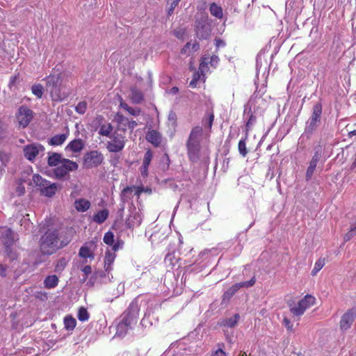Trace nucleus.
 Segmentation results:
<instances>
[{
	"label": "nucleus",
	"mask_w": 356,
	"mask_h": 356,
	"mask_svg": "<svg viewBox=\"0 0 356 356\" xmlns=\"http://www.w3.org/2000/svg\"><path fill=\"white\" fill-rule=\"evenodd\" d=\"M90 314L86 308L81 307L79 309L77 318L80 321L84 322L89 319Z\"/></svg>",
	"instance_id": "ea45409f"
},
{
	"label": "nucleus",
	"mask_w": 356,
	"mask_h": 356,
	"mask_svg": "<svg viewBox=\"0 0 356 356\" xmlns=\"http://www.w3.org/2000/svg\"><path fill=\"white\" fill-rule=\"evenodd\" d=\"M120 106L123 109L126 110L127 111L130 107L127 103L124 102V100L122 98L120 99Z\"/></svg>",
	"instance_id": "774afa93"
},
{
	"label": "nucleus",
	"mask_w": 356,
	"mask_h": 356,
	"mask_svg": "<svg viewBox=\"0 0 356 356\" xmlns=\"http://www.w3.org/2000/svg\"><path fill=\"white\" fill-rule=\"evenodd\" d=\"M58 233V242H60V245H68L74 238L76 231L72 227H67L59 229Z\"/></svg>",
	"instance_id": "ddd939ff"
},
{
	"label": "nucleus",
	"mask_w": 356,
	"mask_h": 356,
	"mask_svg": "<svg viewBox=\"0 0 356 356\" xmlns=\"http://www.w3.org/2000/svg\"><path fill=\"white\" fill-rule=\"evenodd\" d=\"M84 147V143L82 139L78 138L72 140L65 147L74 153L80 152Z\"/></svg>",
	"instance_id": "5701e85b"
},
{
	"label": "nucleus",
	"mask_w": 356,
	"mask_h": 356,
	"mask_svg": "<svg viewBox=\"0 0 356 356\" xmlns=\"http://www.w3.org/2000/svg\"><path fill=\"white\" fill-rule=\"evenodd\" d=\"M134 321L133 315L130 313H125L123 316L122 321L117 326L116 334L119 336H125L128 331L131 329V325Z\"/></svg>",
	"instance_id": "f8f14e48"
},
{
	"label": "nucleus",
	"mask_w": 356,
	"mask_h": 356,
	"mask_svg": "<svg viewBox=\"0 0 356 356\" xmlns=\"http://www.w3.org/2000/svg\"><path fill=\"white\" fill-rule=\"evenodd\" d=\"M10 248L11 246L9 245L6 246V252L7 253V254L8 255L11 260H14L17 259V255L16 254L11 253Z\"/></svg>",
	"instance_id": "bf43d9fd"
},
{
	"label": "nucleus",
	"mask_w": 356,
	"mask_h": 356,
	"mask_svg": "<svg viewBox=\"0 0 356 356\" xmlns=\"http://www.w3.org/2000/svg\"><path fill=\"white\" fill-rule=\"evenodd\" d=\"M79 268L83 273V277L81 280V282L83 283L87 280L88 276L92 273V268L89 264H86L85 265H82L81 263H79Z\"/></svg>",
	"instance_id": "f704fd0d"
},
{
	"label": "nucleus",
	"mask_w": 356,
	"mask_h": 356,
	"mask_svg": "<svg viewBox=\"0 0 356 356\" xmlns=\"http://www.w3.org/2000/svg\"><path fill=\"white\" fill-rule=\"evenodd\" d=\"M79 165L76 162L68 159H63V163L53 170L55 178L58 180H68L70 179V172L75 171L78 169Z\"/></svg>",
	"instance_id": "39448f33"
},
{
	"label": "nucleus",
	"mask_w": 356,
	"mask_h": 356,
	"mask_svg": "<svg viewBox=\"0 0 356 356\" xmlns=\"http://www.w3.org/2000/svg\"><path fill=\"white\" fill-rule=\"evenodd\" d=\"M112 131H113V126L111 125V123H108L107 125L104 124V125L101 126L100 129L99 131V134L101 136L111 138V134Z\"/></svg>",
	"instance_id": "58836bf2"
},
{
	"label": "nucleus",
	"mask_w": 356,
	"mask_h": 356,
	"mask_svg": "<svg viewBox=\"0 0 356 356\" xmlns=\"http://www.w3.org/2000/svg\"><path fill=\"white\" fill-rule=\"evenodd\" d=\"M90 201L84 199V198H80L78 200H76L74 202V207L79 212H85L87 210L89 209L90 207Z\"/></svg>",
	"instance_id": "393cba45"
},
{
	"label": "nucleus",
	"mask_w": 356,
	"mask_h": 356,
	"mask_svg": "<svg viewBox=\"0 0 356 356\" xmlns=\"http://www.w3.org/2000/svg\"><path fill=\"white\" fill-rule=\"evenodd\" d=\"M114 120L118 123V129L125 132L127 129V123H126L127 122V118L118 112L115 115Z\"/></svg>",
	"instance_id": "b1692460"
},
{
	"label": "nucleus",
	"mask_w": 356,
	"mask_h": 356,
	"mask_svg": "<svg viewBox=\"0 0 356 356\" xmlns=\"http://www.w3.org/2000/svg\"><path fill=\"white\" fill-rule=\"evenodd\" d=\"M215 41H216V46L218 48L221 47H223L225 46V42L220 38H216L215 40Z\"/></svg>",
	"instance_id": "e2e57ef3"
},
{
	"label": "nucleus",
	"mask_w": 356,
	"mask_h": 356,
	"mask_svg": "<svg viewBox=\"0 0 356 356\" xmlns=\"http://www.w3.org/2000/svg\"><path fill=\"white\" fill-rule=\"evenodd\" d=\"M135 189V195H140L141 193L143 192H148V193H151L152 192V190L150 188H145L143 186H140V187H135L134 188Z\"/></svg>",
	"instance_id": "5fc2aeb1"
},
{
	"label": "nucleus",
	"mask_w": 356,
	"mask_h": 356,
	"mask_svg": "<svg viewBox=\"0 0 356 356\" xmlns=\"http://www.w3.org/2000/svg\"><path fill=\"white\" fill-rule=\"evenodd\" d=\"M315 303V297L310 294H307L297 304L289 306L290 312L294 316H300L303 315L307 309L314 305Z\"/></svg>",
	"instance_id": "423d86ee"
},
{
	"label": "nucleus",
	"mask_w": 356,
	"mask_h": 356,
	"mask_svg": "<svg viewBox=\"0 0 356 356\" xmlns=\"http://www.w3.org/2000/svg\"><path fill=\"white\" fill-rule=\"evenodd\" d=\"M187 155L189 161L197 163L200 160V143L186 142Z\"/></svg>",
	"instance_id": "4468645a"
},
{
	"label": "nucleus",
	"mask_w": 356,
	"mask_h": 356,
	"mask_svg": "<svg viewBox=\"0 0 356 356\" xmlns=\"http://www.w3.org/2000/svg\"><path fill=\"white\" fill-rule=\"evenodd\" d=\"M87 108V103L84 101L80 102L75 107V111L79 114H84Z\"/></svg>",
	"instance_id": "c03bdc74"
},
{
	"label": "nucleus",
	"mask_w": 356,
	"mask_h": 356,
	"mask_svg": "<svg viewBox=\"0 0 356 356\" xmlns=\"http://www.w3.org/2000/svg\"><path fill=\"white\" fill-rule=\"evenodd\" d=\"M195 32L200 40H207L211 34V26L207 14L195 15Z\"/></svg>",
	"instance_id": "7ed1b4c3"
},
{
	"label": "nucleus",
	"mask_w": 356,
	"mask_h": 356,
	"mask_svg": "<svg viewBox=\"0 0 356 356\" xmlns=\"http://www.w3.org/2000/svg\"><path fill=\"white\" fill-rule=\"evenodd\" d=\"M218 349L212 353L211 356H227L226 353L222 350L224 343H218Z\"/></svg>",
	"instance_id": "49530a36"
},
{
	"label": "nucleus",
	"mask_w": 356,
	"mask_h": 356,
	"mask_svg": "<svg viewBox=\"0 0 356 356\" xmlns=\"http://www.w3.org/2000/svg\"><path fill=\"white\" fill-rule=\"evenodd\" d=\"M210 13L218 19H222L223 17L222 8L218 6L216 3H211L209 7Z\"/></svg>",
	"instance_id": "2f4dec72"
},
{
	"label": "nucleus",
	"mask_w": 356,
	"mask_h": 356,
	"mask_svg": "<svg viewBox=\"0 0 356 356\" xmlns=\"http://www.w3.org/2000/svg\"><path fill=\"white\" fill-rule=\"evenodd\" d=\"M356 235V222L350 227V230L344 235V242L349 241Z\"/></svg>",
	"instance_id": "79ce46f5"
},
{
	"label": "nucleus",
	"mask_w": 356,
	"mask_h": 356,
	"mask_svg": "<svg viewBox=\"0 0 356 356\" xmlns=\"http://www.w3.org/2000/svg\"><path fill=\"white\" fill-rule=\"evenodd\" d=\"M33 117L34 112L26 105L19 106L16 113V118L18 120L19 124L22 128L28 127L29 123L33 119Z\"/></svg>",
	"instance_id": "1a4fd4ad"
},
{
	"label": "nucleus",
	"mask_w": 356,
	"mask_h": 356,
	"mask_svg": "<svg viewBox=\"0 0 356 356\" xmlns=\"http://www.w3.org/2000/svg\"><path fill=\"white\" fill-rule=\"evenodd\" d=\"M200 79V74L198 72H195L193 74V79L189 83V86L191 88H195L197 86V83L199 81Z\"/></svg>",
	"instance_id": "8fccbe9b"
},
{
	"label": "nucleus",
	"mask_w": 356,
	"mask_h": 356,
	"mask_svg": "<svg viewBox=\"0 0 356 356\" xmlns=\"http://www.w3.org/2000/svg\"><path fill=\"white\" fill-rule=\"evenodd\" d=\"M120 246H112L111 250H107L104 258V269L105 271L109 272L112 270V265L115 259V252Z\"/></svg>",
	"instance_id": "6ab92c4d"
},
{
	"label": "nucleus",
	"mask_w": 356,
	"mask_h": 356,
	"mask_svg": "<svg viewBox=\"0 0 356 356\" xmlns=\"http://www.w3.org/2000/svg\"><path fill=\"white\" fill-rule=\"evenodd\" d=\"M126 123H127V129H130L131 131H133L134 128L138 125L135 120H129L128 118Z\"/></svg>",
	"instance_id": "13d9d810"
},
{
	"label": "nucleus",
	"mask_w": 356,
	"mask_h": 356,
	"mask_svg": "<svg viewBox=\"0 0 356 356\" xmlns=\"http://www.w3.org/2000/svg\"><path fill=\"white\" fill-rule=\"evenodd\" d=\"M124 145V136L117 134L113 136L112 142L108 143L106 147L110 152H118L123 149Z\"/></svg>",
	"instance_id": "dca6fc26"
},
{
	"label": "nucleus",
	"mask_w": 356,
	"mask_h": 356,
	"mask_svg": "<svg viewBox=\"0 0 356 356\" xmlns=\"http://www.w3.org/2000/svg\"><path fill=\"white\" fill-rule=\"evenodd\" d=\"M153 157V154L151 149L146 151L144 155L143 164L146 166H149Z\"/></svg>",
	"instance_id": "37998d69"
},
{
	"label": "nucleus",
	"mask_w": 356,
	"mask_h": 356,
	"mask_svg": "<svg viewBox=\"0 0 356 356\" xmlns=\"http://www.w3.org/2000/svg\"><path fill=\"white\" fill-rule=\"evenodd\" d=\"M168 120L170 121L173 124H176L177 114L173 111H171L168 114Z\"/></svg>",
	"instance_id": "4d7b16f0"
},
{
	"label": "nucleus",
	"mask_w": 356,
	"mask_h": 356,
	"mask_svg": "<svg viewBox=\"0 0 356 356\" xmlns=\"http://www.w3.org/2000/svg\"><path fill=\"white\" fill-rule=\"evenodd\" d=\"M33 183L38 190L40 191L41 195H44L47 197H53L60 186L56 183H51V181L44 179L39 174H34L32 178Z\"/></svg>",
	"instance_id": "20e7f679"
},
{
	"label": "nucleus",
	"mask_w": 356,
	"mask_h": 356,
	"mask_svg": "<svg viewBox=\"0 0 356 356\" xmlns=\"http://www.w3.org/2000/svg\"><path fill=\"white\" fill-rule=\"evenodd\" d=\"M240 289V286L238 283L233 284L229 287L222 295V300H229L230 298Z\"/></svg>",
	"instance_id": "7c9ffc66"
},
{
	"label": "nucleus",
	"mask_w": 356,
	"mask_h": 356,
	"mask_svg": "<svg viewBox=\"0 0 356 356\" xmlns=\"http://www.w3.org/2000/svg\"><path fill=\"white\" fill-rule=\"evenodd\" d=\"M140 109L139 108H134L132 107H129V108L128 109L127 112L131 114V115H134V116H138L140 115Z\"/></svg>",
	"instance_id": "6e6d98bb"
},
{
	"label": "nucleus",
	"mask_w": 356,
	"mask_h": 356,
	"mask_svg": "<svg viewBox=\"0 0 356 356\" xmlns=\"http://www.w3.org/2000/svg\"><path fill=\"white\" fill-rule=\"evenodd\" d=\"M45 84V91L49 95L52 102H62L71 95V90L64 82L62 73H51L42 79Z\"/></svg>",
	"instance_id": "f257e3e1"
},
{
	"label": "nucleus",
	"mask_w": 356,
	"mask_h": 356,
	"mask_svg": "<svg viewBox=\"0 0 356 356\" xmlns=\"http://www.w3.org/2000/svg\"><path fill=\"white\" fill-rule=\"evenodd\" d=\"M19 74H15V75L11 76L10 79V81H9V83H8L9 88L12 89L13 87L16 86L17 83H19Z\"/></svg>",
	"instance_id": "3c124183"
},
{
	"label": "nucleus",
	"mask_w": 356,
	"mask_h": 356,
	"mask_svg": "<svg viewBox=\"0 0 356 356\" xmlns=\"http://www.w3.org/2000/svg\"><path fill=\"white\" fill-rule=\"evenodd\" d=\"M16 192L19 196L24 195L25 193L24 186L22 184H19V186L17 187Z\"/></svg>",
	"instance_id": "052dcab7"
},
{
	"label": "nucleus",
	"mask_w": 356,
	"mask_h": 356,
	"mask_svg": "<svg viewBox=\"0 0 356 356\" xmlns=\"http://www.w3.org/2000/svg\"><path fill=\"white\" fill-rule=\"evenodd\" d=\"M284 324L289 330H292L293 325L289 319L284 318L283 320Z\"/></svg>",
	"instance_id": "680f3d73"
},
{
	"label": "nucleus",
	"mask_w": 356,
	"mask_h": 356,
	"mask_svg": "<svg viewBox=\"0 0 356 356\" xmlns=\"http://www.w3.org/2000/svg\"><path fill=\"white\" fill-rule=\"evenodd\" d=\"M213 119H214V115L213 114H211L209 117V118L207 119V122L206 124H207L208 127L209 128H211L212 127V124H213Z\"/></svg>",
	"instance_id": "338daca9"
},
{
	"label": "nucleus",
	"mask_w": 356,
	"mask_h": 356,
	"mask_svg": "<svg viewBox=\"0 0 356 356\" xmlns=\"http://www.w3.org/2000/svg\"><path fill=\"white\" fill-rule=\"evenodd\" d=\"M103 240H104V242L106 245H122L123 244V241H118L115 244H113L114 235H113V232H107L104 234Z\"/></svg>",
	"instance_id": "e433bc0d"
},
{
	"label": "nucleus",
	"mask_w": 356,
	"mask_h": 356,
	"mask_svg": "<svg viewBox=\"0 0 356 356\" xmlns=\"http://www.w3.org/2000/svg\"><path fill=\"white\" fill-rule=\"evenodd\" d=\"M256 116L251 113L245 124V129L247 132L250 129L251 127L256 122Z\"/></svg>",
	"instance_id": "de8ad7c7"
},
{
	"label": "nucleus",
	"mask_w": 356,
	"mask_h": 356,
	"mask_svg": "<svg viewBox=\"0 0 356 356\" xmlns=\"http://www.w3.org/2000/svg\"><path fill=\"white\" fill-rule=\"evenodd\" d=\"M323 106L321 102H318L312 108V113L309 118L305 122L304 132L299 140L301 142L307 141L311 139L321 123Z\"/></svg>",
	"instance_id": "f03ea898"
},
{
	"label": "nucleus",
	"mask_w": 356,
	"mask_h": 356,
	"mask_svg": "<svg viewBox=\"0 0 356 356\" xmlns=\"http://www.w3.org/2000/svg\"><path fill=\"white\" fill-rule=\"evenodd\" d=\"M323 148L321 145H317L314 149V155L312 157L311 161L309 163V165L307 168L305 173V180L309 181L312 179V177L316 169L318 163L322 159Z\"/></svg>",
	"instance_id": "6e6552de"
},
{
	"label": "nucleus",
	"mask_w": 356,
	"mask_h": 356,
	"mask_svg": "<svg viewBox=\"0 0 356 356\" xmlns=\"http://www.w3.org/2000/svg\"><path fill=\"white\" fill-rule=\"evenodd\" d=\"M44 147L40 143H31L23 148L24 157L29 161H33L40 152L44 151Z\"/></svg>",
	"instance_id": "9d476101"
},
{
	"label": "nucleus",
	"mask_w": 356,
	"mask_h": 356,
	"mask_svg": "<svg viewBox=\"0 0 356 356\" xmlns=\"http://www.w3.org/2000/svg\"><path fill=\"white\" fill-rule=\"evenodd\" d=\"M59 233L57 229H48L40 238V245H54L58 243Z\"/></svg>",
	"instance_id": "a211bd4d"
},
{
	"label": "nucleus",
	"mask_w": 356,
	"mask_h": 356,
	"mask_svg": "<svg viewBox=\"0 0 356 356\" xmlns=\"http://www.w3.org/2000/svg\"><path fill=\"white\" fill-rule=\"evenodd\" d=\"M7 127L6 124L0 122V140H3L6 136Z\"/></svg>",
	"instance_id": "603ef678"
},
{
	"label": "nucleus",
	"mask_w": 356,
	"mask_h": 356,
	"mask_svg": "<svg viewBox=\"0 0 356 356\" xmlns=\"http://www.w3.org/2000/svg\"><path fill=\"white\" fill-rule=\"evenodd\" d=\"M64 325L67 330H73L76 325V319L71 315L66 316L64 318Z\"/></svg>",
	"instance_id": "72a5a7b5"
},
{
	"label": "nucleus",
	"mask_w": 356,
	"mask_h": 356,
	"mask_svg": "<svg viewBox=\"0 0 356 356\" xmlns=\"http://www.w3.org/2000/svg\"><path fill=\"white\" fill-rule=\"evenodd\" d=\"M18 240L17 233L7 227H0V242L3 245H13Z\"/></svg>",
	"instance_id": "9b49d317"
},
{
	"label": "nucleus",
	"mask_w": 356,
	"mask_h": 356,
	"mask_svg": "<svg viewBox=\"0 0 356 356\" xmlns=\"http://www.w3.org/2000/svg\"><path fill=\"white\" fill-rule=\"evenodd\" d=\"M108 216V211L106 209H102L94 215L93 220L98 224H102L107 219Z\"/></svg>",
	"instance_id": "c756f323"
},
{
	"label": "nucleus",
	"mask_w": 356,
	"mask_h": 356,
	"mask_svg": "<svg viewBox=\"0 0 356 356\" xmlns=\"http://www.w3.org/2000/svg\"><path fill=\"white\" fill-rule=\"evenodd\" d=\"M218 61L219 58L216 55L212 56L210 58V63L212 66H215L216 65H217Z\"/></svg>",
	"instance_id": "0e129e2a"
},
{
	"label": "nucleus",
	"mask_w": 356,
	"mask_h": 356,
	"mask_svg": "<svg viewBox=\"0 0 356 356\" xmlns=\"http://www.w3.org/2000/svg\"><path fill=\"white\" fill-rule=\"evenodd\" d=\"M6 270L7 267L6 266L0 264V275L2 277H5L6 276Z\"/></svg>",
	"instance_id": "69168bd1"
},
{
	"label": "nucleus",
	"mask_w": 356,
	"mask_h": 356,
	"mask_svg": "<svg viewBox=\"0 0 356 356\" xmlns=\"http://www.w3.org/2000/svg\"><path fill=\"white\" fill-rule=\"evenodd\" d=\"M356 318V309L353 308L345 312L340 321V328L341 330L349 329Z\"/></svg>",
	"instance_id": "2eb2a0df"
},
{
	"label": "nucleus",
	"mask_w": 356,
	"mask_h": 356,
	"mask_svg": "<svg viewBox=\"0 0 356 356\" xmlns=\"http://www.w3.org/2000/svg\"><path fill=\"white\" fill-rule=\"evenodd\" d=\"M67 139V135L65 134H57L51 137L48 143L52 146L60 145H62Z\"/></svg>",
	"instance_id": "cd10ccee"
},
{
	"label": "nucleus",
	"mask_w": 356,
	"mask_h": 356,
	"mask_svg": "<svg viewBox=\"0 0 356 356\" xmlns=\"http://www.w3.org/2000/svg\"><path fill=\"white\" fill-rule=\"evenodd\" d=\"M104 155L97 150L87 152L83 156V165L86 169L97 168L104 161Z\"/></svg>",
	"instance_id": "0eeeda50"
},
{
	"label": "nucleus",
	"mask_w": 356,
	"mask_h": 356,
	"mask_svg": "<svg viewBox=\"0 0 356 356\" xmlns=\"http://www.w3.org/2000/svg\"><path fill=\"white\" fill-rule=\"evenodd\" d=\"M79 256L81 259L79 263L82 265L90 263L95 259L94 250H92L90 246H81Z\"/></svg>",
	"instance_id": "f3484780"
},
{
	"label": "nucleus",
	"mask_w": 356,
	"mask_h": 356,
	"mask_svg": "<svg viewBox=\"0 0 356 356\" xmlns=\"http://www.w3.org/2000/svg\"><path fill=\"white\" fill-rule=\"evenodd\" d=\"M62 155L57 152H48L47 164L50 167H57L63 163Z\"/></svg>",
	"instance_id": "aec40b11"
},
{
	"label": "nucleus",
	"mask_w": 356,
	"mask_h": 356,
	"mask_svg": "<svg viewBox=\"0 0 356 356\" xmlns=\"http://www.w3.org/2000/svg\"><path fill=\"white\" fill-rule=\"evenodd\" d=\"M255 282H256L255 277H252L249 281L239 282V283H238V285L240 286V289L241 287L248 288L250 286H253L255 284Z\"/></svg>",
	"instance_id": "09e8293b"
},
{
	"label": "nucleus",
	"mask_w": 356,
	"mask_h": 356,
	"mask_svg": "<svg viewBox=\"0 0 356 356\" xmlns=\"http://www.w3.org/2000/svg\"><path fill=\"white\" fill-rule=\"evenodd\" d=\"M239 318V314H235L233 317L222 320L220 325L227 327H234L237 325Z\"/></svg>",
	"instance_id": "c85d7f7f"
},
{
	"label": "nucleus",
	"mask_w": 356,
	"mask_h": 356,
	"mask_svg": "<svg viewBox=\"0 0 356 356\" xmlns=\"http://www.w3.org/2000/svg\"><path fill=\"white\" fill-rule=\"evenodd\" d=\"M66 265H67V261H65V259H61L58 261V264L56 265V270L57 271L63 270Z\"/></svg>",
	"instance_id": "864d4df0"
},
{
	"label": "nucleus",
	"mask_w": 356,
	"mask_h": 356,
	"mask_svg": "<svg viewBox=\"0 0 356 356\" xmlns=\"http://www.w3.org/2000/svg\"><path fill=\"white\" fill-rule=\"evenodd\" d=\"M32 93L38 98L41 99L45 90V86L44 87L40 83H35L31 86Z\"/></svg>",
	"instance_id": "473e14b6"
},
{
	"label": "nucleus",
	"mask_w": 356,
	"mask_h": 356,
	"mask_svg": "<svg viewBox=\"0 0 356 356\" xmlns=\"http://www.w3.org/2000/svg\"><path fill=\"white\" fill-rule=\"evenodd\" d=\"M130 99L133 104H140L144 100V95L136 86L130 88Z\"/></svg>",
	"instance_id": "412c9836"
},
{
	"label": "nucleus",
	"mask_w": 356,
	"mask_h": 356,
	"mask_svg": "<svg viewBox=\"0 0 356 356\" xmlns=\"http://www.w3.org/2000/svg\"><path fill=\"white\" fill-rule=\"evenodd\" d=\"M146 140L155 147H158L161 143V136L157 131L151 130L147 132Z\"/></svg>",
	"instance_id": "4be33fe9"
},
{
	"label": "nucleus",
	"mask_w": 356,
	"mask_h": 356,
	"mask_svg": "<svg viewBox=\"0 0 356 356\" xmlns=\"http://www.w3.org/2000/svg\"><path fill=\"white\" fill-rule=\"evenodd\" d=\"M247 136H248V133L246 134V136L244 138L239 140L238 145V149L239 154L243 157H245L248 154V151L246 148V143H245Z\"/></svg>",
	"instance_id": "4c0bfd02"
},
{
	"label": "nucleus",
	"mask_w": 356,
	"mask_h": 356,
	"mask_svg": "<svg viewBox=\"0 0 356 356\" xmlns=\"http://www.w3.org/2000/svg\"><path fill=\"white\" fill-rule=\"evenodd\" d=\"M181 0H168V3L170 4V8L168 9V15H171L175 8L177 6Z\"/></svg>",
	"instance_id": "a18cd8bd"
},
{
	"label": "nucleus",
	"mask_w": 356,
	"mask_h": 356,
	"mask_svg": "<svg viewBox=\"0 0 356 356\" xmlns=\"http://www.w3.org/2000/svg\"><path fill=\"white\" fill-rule=\"evenodd\" d=\"M325 264V258H319L315 262L314 268L311 272V275L312 276H316L317 273L323 268Z\"/></svg>",
	"instance_id": "c9c22d12"
},
{
	"label": "nucleus",
	"mask_w": 356,
	"mask_h": 356,
	"mask_svg": "<svg viewBox=\"0 0 356 356\" xmlns=\"http://www.w3.org/2000/svg\"><path fill=\"white\" fill-rule=\"evenodd\" d=\"M202 131V129L200 127H194L191 130L186 142L200 143L198 138L201 135Z\"/></svg>",
	"instance_id": "bb28decb"
},
{
	"label": "nucleus",
	"mask_w": 356,
	"mask_h": 356,
	"mask_svg": "<svg viewBox=\"0 0 356 356\" xmlns=\"http://www.w3.org/2000/svg\"><path fill=\"white\" fill-rule=\"evenodd\" d=\"M134 188L135 187L127 186L122 191L120 195L121 199L124 202H127V200L130 198L129 195L131 194Z\"/></svg>",
	"instance_id": "a19ab883"
},
{
	"label": "nucleus",
	"mask_w": 356,
	"mask_h": 356,
	"mask_svg": "<svg viewBox=\"0 0 356 356\" xmlns=\"http://www.w3.org/2000/svg\"><path fill=\"white\" fill-rule=\"evenodd\" d=\"M58 277L56 275H48L44 280V285L46 289L55 288L58 284Z\"/></svg>",
	"instance_id": "a878e982"
}]
</instances>
